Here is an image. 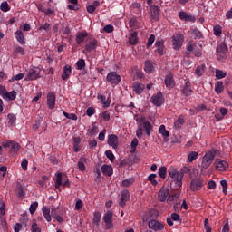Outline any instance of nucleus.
I'll return each instance as SVG.
<instances>
[{
  "mask_svg": "<svg viewBox=\"0 0 232 232\" xmlns=\"http://www.w3.org/2000/svg\"><path fill=\"white\" fill-rule=\"evenodd\" d=\"M217 152L215 150H209L206 152L201 162V167L203 168V169H208L209 166L213 164Z\"/></svg>",
  "mask_w": 232,
  "mask_h": 232,
  "instance_id": "nucleus-1",
  "label": "nucleus"
},
{
  "mask_svg": "<svg viewBox=\"0 0 232 232\" xmlns=\"http://www.w3.org/2000/svg\"><path fill=\"white\" fill-rule=\"evenodd\" d=\"M187 52H188V55L193 52L195 57H202V45L198 44L188 43L187 44Z\"/></svg>",
  "mask_w": 232,
  "mask_h": 232,
  "instance_id": "nucleus-2",
  "label": "nucleus"
},
{
  "mask_svg": "<svg viewBox=\"0 0 232 232\" xmlns=\"http://www.w3.org/2000/svg\"><path fill=\"white\" fill-rule=\"evenodd\" d=\"M1 145L3 146V148H10V151H12V153H14V155H17L19 150H21V145L14 140H5L1 143Z\"/></svg>",
  "mask_w": 232,
  "mask_h": 232,
  "instance_id": "nucleus-3",
  "label": "nucleus"
},
{
  "mask_svg": "<svg viewBox=\"0 0 232 232\" xmlns=\"http://www.w3.org/2000/svg\"><path fill=\"white\" fill-rule=\"evenodd\" d=\"M182 44H184V34H175L172 36V47L174 50H180L182 48Z\"/></svg>",
  "mask_w": 232,
  "mask_h": 232,
  "instance_id": "nucleus-4",
  "label": "nucleus"
},
{
  "mask_svg": "<svg viewBox=\"0 0 232 232\" xmlns=\"http://www.w3.org/2000/svg\"><path fill=\"white\" fill-rule=\"evenodd\" d=\"M106 81L107 82H110V84H112V86H117V84L122 81V78L117 73V72H110L107 74Z\"/></svg>",
  "mask_w": 232,
  "mask_h": 232,
  "instance_id": "nucleus-5",
  "label": "nucleus"
},
{
  "mask_svg": "<svg viewBox=\"0 0 232 232\" xmlns=\"http://www.w3.org/2000/svg\"><path fill=\"white\" fill-rule=\"evenodd\" d=\"M216 170L220 173H224L229 169V163L224 160L216 159L215 160Z\"/></svg>",
  "mask_w": 232,
  "mask_h": 232,
  "instance_id": "nucleus-6",
  "label": "nucleus"
},
{
  "mask_svg": "<svg viewBox=\"0 0 232 232\" xmlns=\"http://www.w3.org/2000/svg\"><path fill=\"white\" fill-rule=\"evenodd\" d=\"M37 79H41V69L33 68L29 70L24 81H37Z\"/></svg>",
  "mask_w": 232,
  "mask_h": 232,
  "instance_id": "nucleus-7",
  "label": "nucleus"
},
{
  "mask_svg": "<svg viewBox=\"0 0 232 232\" xmlns=\"http://www.w3.org/2000/svg\"><path fill=\"white\" fill-rule=\"evenodd\" d=\"M102 220L105 222L106 229H111L113 227V211L108 210L105 212Z\"/></svg>",
  "mask_w": 232,
  "mask_h": 232,
  "instance_id": "nucleus-8",
  "label": "nucleus"
},
{
  "mask_svg": "<svg viewBox=\"0 0 232 232\" xmlns=\"http://www.w3.org/2000/svg\"><path fill=\"white\" fill-rule=\"evenodd\" d=\"M203 186H204V179L200 178L193 179L190 182L191 191H200Z\"/></svg>",
  "mask_w": 232,
  "mask_h": 232,
  "instance_id": "nucleus-9",
  "label": "nucleus"
},
{
  "mask_svg": "<svg viewBox=\"0 0 232 232\" xmlns=\"http://www.w3.org/2000/svg\"><path fill=\"white\" fill-rule=\"evenodd\" d=\"M99 45V42L97 39H92L87 43V44L84 47V50L82 51V53L86 55V53H91L93 52V50H97V46Z\"/></svg>",
  "mask_w": 232,
  "mask_h": 232,
  "instance_id": "nucleus-10",
  "label": "nucleus"
},
{
  "mask_svg": "<svg viewBox=\"0 0 232 232\" xmlns=\"http://www.w3.org/2000/svg\"><path fill=\"white\" fill-rule=\"evenodd\" d=\"M138 122H140L139 124V128L136 131V135L138 137V139H140L142 137V133H144V131H146V118L144 117H140L137 119Z\"/></svg>",
  "mask_w": 232,
  "mask_h": 232,
  "instance_id": "nucleus-11",
  "label": "nucleus"
},
{
  "mask_svg": "<svg viewBox=\"0 0 232 232\" xmlns=\"http://www.w3.org/2000/svg\"><path fill=\"white\" fill-rule=\"evenodd\" d=\"M160 17V8L157 5H151L150 8V21H159Z\"/></svg>",
  "mask_w": 232,
  "mask_h": 232,
  "instance_id": "nucleus-12",
  "label": "nucleus"
},
{
  "mask_svg": "<svg viewBox=\"0 0 232 232\" xmlns=\"http://www.w3.org/2000/svg\"><path fill=\"white\" fill-rule=\"evenodd\" d=\"M107 144L112 148V150H117L119 148V136L115 134H109Z\"/></svg>",
  "mask_w": 232,
  "mask_h": 232,
  "instance_id": "nucleus-13",
  "label": "nucleus"
},
{
  "mask_svg": "<svg viewBox=\"0 0 232 232\" xmlns=\"http://www.w3.org/2000/svg\"><path fill=\"white\" fill-rule=\"evenodd\" d=\"M228 48L226 44L222 43L217 48V58L218 61H222L224 57H226V53H227Z\"/></svg>",
  "mask_w": 232,
  "mask_h": 232,
  "instance_id": "nucleus-14",
  "label": "nucleus"
},
{
  "mask_svg": "<svg viewBox=\"0 0 232 232\" xmlns=\"http://www.w3.org/2000/svg\"><path fill=\"white\" fill-rule=\"evenodd\" d=\"M150 102H152V104L158 108L162 106V104H164V95H162V92H157L156 95H153L150 99Z\"/></svg>",
  "mask_w": 232,
  "mask_h": 232,
  "instance_id": "nucleus-15",
  "label": "nucleus"
},
{
  "mask_svg": "<svg viewBox=\"0 0 232 232\" xmlns=\"http://www.w3.org/2000/svg\"><path fill=\"white\" fill-rule=\"evenodd\" d=\"M148 226L149 229H152V231H162V229H164V223L155 219L149 221Z\"/></svg>",
  "mask_w": 232,
  "mask_h": 232,
  "instance_id": "nucleus-16",
  "label": "nucleus"
},
{
  "mask_svg": "<svg viewBox=\"0 0 232 232\" xmlns=\"http://www.w3.org/2000/svg\"><path fill=\"white\" fill-rule=\"evenodd\" d=\"M57 96H55V92H50L47 93V106L49 110H53L55 108V101Z\"/></svg>",
  "mask_w": 232,
  "mask_h": 232,
  "instance_id": "nucleus-17",
  "label": "nucleus"
},
{
  "mask_svg": "<svg viewBox=\"0 0 232 232\" xmlns=\"http://www.w3.org/2000/svg\"><path fill=\"white\" fill-rule=\"evenodd\" d=\"M171 179H173L172 184H175V189H180L182 188V179H184L183 173H179L175 176H172Z\"/></svg>",
  "mask_w": 232,
  "mask_h": 232,
  "instance_id": "nucleus-18",
  "label": "nucleus"
},
{
  "mask_svg": "<svg viewBox=\"0 0 232 232\" xmlns=\"http://www.w3.org/2000/svg\"><path fill=\"white\" fill-rule=\"evenodd\" d=\"M86 37H88V32L86 31H82V32H78L76 34V44H78V46H81V44H84V41H86Z\"/></svg>",
  "mask_w": 232,
  "mask_h": 232,
  "instance_id": "nucleus-19",
  "label": "nucleus"
},
{
  "mask_svg": "<svg viewBox=\"0 0 232 232\" xmlns=\"http://www.w3.org/2000/svg\"><path fill=\"white\" fill-rule=\"evenodd\" d=\"M130 191L123 190L121 192L119 206H121V208H124V206H126V203L128 202V200H130Z\"/></svg>",
  "mask_w": 232,
  "mask_h": 232,
  "instance_id": "nucleus-20",
  "label": "nucleus"
},
{
  "mask_svg": "<svg viewBox=\"0 0 232 232\" xmlns=\"http://www.w3.org/2000/svg\"><path fill=\"white\" fill-rule=\"evenodd\" d=\"M181 92L185 97H190V95L193 93V90L191 89V82L189 81L185 82Z\"/></svg>",
  "mask_w": 232,
  "mask_h": 232,
  "instance_id": "nucleus-21",
  "label": "nucleus"
},
{
  "mask_svg": "<svg viewBox=\"0 0 232 232\" xmlns=\"http://www.w3.org/2000/svg\"><path fill=\"white\" fill-rule=\"evenodd\" d=\"M169 196V189L166 188H162L160 190L158 199L160 202H166V199L168 198Z\"/></svg>",
  "mask_w": 232,
  "mask_h": 232,
  "instance_id": "nucleus-22",
  "label": "nucleus"
},
{
  "mask_svg": "<svg viewBox=\"0 0 232 232\" xmlns=\"http://www.w3.org/2000/svg\"><path fill=\"white\" fill-rule=\"evenodd\" d=\"M165 85L166 88H175V79L173 78V73L169 72L166 77H165Z\"/></svg>",
  "mask_w": 232,
  "mask_h": 232,
  "instance_id": "nucleus-23",
  "label": "nucleus"
},
{
  "mask_svg": "<svg viewBox=\"0 0 232 232\" xmlns=\"http://www.w3.org/2000/svg\"><path fill=\"white\" fill-rule=\"evenodd\" d=\"M146 88V85L139 82H134L132 83V90L137 93L138 95H140L142 92H144V89Z\"/></svg>",
  "mask_w": 232,
  "mask_h": 232,
  "instance_id": "nucleus-24",
  "label": "nucleus"
},
{
  "mask_svg": "<svg viewBox=\"0 0 232 232\" xmlns=\"http://www.w3.org/2000/svg\"><path fill=\"white\" fill-rule=\"evenodd\" d=\"M70 75H72V66L67 64L63 68V81H68V79H70Z\"/></svg>",
  "mask_w": 232,
  "mask_h": 232,
  "instance_id": "nucleus-25",
  "label": "nucleus"
},
{
  "mask_svg": "<svg viewBox=\"0 0 232 232\" xmlns=\"http://www.w3.org/2000/svg\"><path fill=\"white\" fill-rule=\"evenodd\" d=\"M16 197L23 198L26 195V190H24V186L21 183L16 184Z\"/></svg>",
  "mask_w": 232,
  "mask_h": 232,
  "instance_id": "nucleus-26",
  "label": "nucleus"
},
{
  "mask_svg": "<svg viewBox=\"0 0 232 232\" xmlns=\"http://www.w3.org/2000/svg\"><path fill=\"white\" fill-rule=\"evenodd\" d=\"M102 173L106 177H111L113 175V168L110 165H103L102 167Z\"/></svg>",
  "mask_w": 232,
  "mask_h": 232,
  "instance_id": "nucleus-27",
  "label": "nucleus"
},
{
  "mask_svg": "<svg viewBox=\"0 0 232 232\" xmlns=\"http://www.w3.org/2000/svg\"><path fill=\"white\" fill-rule=\"evenodd\" d=\"M14 37L20 44H26V41H24V34L23 33V31L17 30L14 33Z\"/></svg>",
  "mask_w": 232,
  "mask_h": 232,
  "instance_id": "nucleus-28",
  "label": "nucleus"
},
{
  "mask_svg": "<svg viewBox=\"0 0 232 232\" xmlns=\"http://www.w3.org/2000/svg\"><path fill=\"white\" fill-rule=\"evenodd\" d=\"M156 53L159 55H164V42L162 41H156L155 43Z\"/></svg>",
  "mask_w": 232,
  "mask_h": 232,
  "instance_id": "nucleus-29",
  "label": "nucleus"
},
{
  "mask_svg": "<svg viewBox=\"0 0 232 232\" xmlns=\"http://www.w3.org/2000/svg\"><path fill=\"white\" fill-rule=\"evenodd\" d=\"M179 19H181V21H195V17L188 14V13H186L184 11H180L179 13Z\"/></svg>",
  "mask_w": 232,
  "mask_h": 232,
  "instance_id": "nucleus-30",
  "label": "nucleus"
},
{
  "mask_svg": "<svg viewBox=\"0 0 232 232\" xmlns=\"http://www.w3.org/2000/svg\"><path fill=\"white\" fill-rule=\"evenodd\" d=\"M129 43L132 45L135 46L137 43H139V38L137 37V32H131L129 36Z\"/></svg>",
  "mask_w": 232,
  "mask_h": 232,
  "instance_id": "nucleus-31",
  "label": "nucleus"
},
{
  "mask_svg": "<svg viewBox=\"0 0 232 232\" xmlns=\"http://www.w3.org/2000/svg\"><path fill=\"white\" fill-rule=\"evenodd\" d=\"M178 198H180V193L176 192L171 195L169 194L168 198H167V203L173 204V202H175V200H177Z\"/></svg>",
  "mask_w": 232,
  "mask_h": 232,
  "instance_id": "nucleus-32",
  "label": "nucleus"
},
{
  "mask_svg": "<svg viewBox=\"0 0 232 232\" xmlns=\"http://www.w3.org/2000/svg\"><path fill=\"white\" fill-rule=\"evenodd\" d=\"M16 98H17V92L15 91H11L10 92H6L4 99L5 101H15Z\"/></svg>",
  "mask_w": 232,
  "mask_h": 232,
  "instance_id": "nucleus-33",
  "label": "nucleus"
},
{
  "mask_svg": "<svg viewBox=\"0 0 232 232\" xmlns=\"http://www.w3.org/2000/svg\"><path fill=\"white\" fill-rule=\"evenodd\" d=\"M43 213L47 222H52V216L50 215V208L48 207H43Z\"/></svg>",
  "mask_w": 232,
  "mask_h": 232,
  "instance_id": "nucleus-34",
  "label": "nucleus"
},
{
  "mask_svg": "<svg viewBox=\"0 0 232 232\" xmlns=\"http://www.w3.org/2000/svg\"><path fill=\"white\" fill-rule=\"evenodd\" d=\"M198 159V152L197 151H189L188 153V162H193Z\"/></svg>",
  "mask_w": 232,
  "mask_h": 232,
  "instance_id": "nucleus-35",
  "label": "nucleus"
},
{
  "mask_svg": "<svg viewBox=\"0 0 232 232\" xmlns=\"http://www.w3.org/2000/svg\"><path fill=\"white\" fill-rule=\"evenodd\" d=\"M60 186H63V173L62 172L57 173L56 179H55L56 189H59Z\"/></svg>",
  "mask_w": 232,
  "mask_h": 232,
  "instance_id": "nucleus-36",
  "label": "nucleus"
},
{
  "mask_svg": "<svg viewBox=\"0 0 232 232\" xmlns=\"http://www.w3.org/2000/svg\"><path fill=\"white\" fill-rule=\"evenodd\" d=\"M159 133H160L164 139H166V137H169V130H166V125H160Z\"/></svg>",
  "mask_w": 232,
  "mask_h": 232,
  "instance_id": "nucleus-37",
  "label": "nucleus"
},
{
  "mask_svg": "<svg viewBox=\"0 0 232 232\" xmlns=\"http://www.w3.org/2000/svg\"><path fill=\"white\" fill-rule=\"evenodd\" d=\"M204 72H206V65L201 64L196 68V75H198V77H202L204 75Z\"/></svg>",
  "mask_w": 232,
  "mask_h": 232,
  "instance_id": "nucleus-38",
  "label": "nucleus"
},
{
  "mask_svg": "<svg viewBox=\"0 0 232 232\" xmlns=\"http://www.w3.org/2000/svg\"><path fill=\"white\" fill-rule=\"evenodd\" d=\"M220 113L222 116H219L218 114H216L215 115V118L217 119V121H222V119H224L225 115H227V108H220Z\"/></svg>",
  "mask_w": 232,
  "mask_h": 232,
  "instance_id": "nucleus-39",
  "label": "nucleus"
},
{
  "mask_svg": "<svg viewBox=\"0 0 232 232\" xmlns=\"http://www.w3.org/2000/svg\"><path fill=\"white\" fill-rule=\"evenodd\" d=\"M213 32L216 37H220L222 35V27L219 24H216L213 27Z\"/></svg>",
  "mask_w": 232,
  "mask_h": 232,
  "instance_id": "nucleus-40",
  "label": "nucleus"
},
{
  "mask_svg": "<svg viewBox=\"0 0 232 232\" xmlns=\"http://www.w3.org/2000/svg\"><path fill=\"white\" fill-rule=\"evenodd\" d=\"M159 176L160 179H166V175H168V168L166 167H160L158 170Z\"/></svg>",
  "mask_w": 232,
  "mask_h": 232,
  "instance_id": "nucleus-41",
  "label": "nucleus"
},
{
  "mask_svg": "<svg viewBox=\"0 0 232 232\" xmlns=\"http://www.w3.org/2000/svg\"><path fill=\"white\" fill-rule=\"evenodd\" d=\"M215 92L216 93H222V92H224V82H218L216 83V86H215Z\"/></svg>",
  "mask_w": 232,
  "mask_h": 232,
  "instance_id": "nucleus-42",
  "label": "nucleus"
},
{
  "mask_svg": "<svg viewBox=\"0 0 232 232\" xmlns=\"http://www.w3.org/2000/svg\"><path fill=\"white\" fill-rule=\"evenodd\" d=\"M101 217H102V214L101 212H94V218L92 220L95 226H99V224H101Z\"/></svg>",
  "mask_w": 232,
  "mask_h": 232,
  "instance_id": "nucleus-43",
  "label": "nucleus"
},
{
  "mask_svg": "<svg viewBox=\"0 0 232 232\" xmlns=\"http://www.w3.org/2000/svg\"><path fill=\"white\" fill-rule=\"evenodd\" d=\"M137 146H139V140H137V138H134L130 143V153H135V151H137Z\"/></svg>",
  "mask_w": 232,
  "mask_h": 232,
  "instance_id": "nucleus-44",
  "label": "nucleus"
},
{
  "mask_svg": "<svg viewBox=\"0 0 232 232\" xmlns=\"http://www.w3.org/2000/svg\"><path fill=\"white\" fill-rule=\"evenodd\" d=\"M184 122H186V121L184 120V117L179 116V117L178 118V120L174 122V126H175V128H177V129L181 128L182 125L184 124Z\"/></svg>",
  "mask_w": 232,
  "mask_h": 232,
  "instance_id": "nucleus-45",
  "label": "nucleus"
},
{
  "mask_svg": "<svg viewBox=\"0 0 232 232\" xmlns=\"http://www.w3.org/2000/svg\"><path fill=\"white\" fill-rule=\"evenodd\" d=\"M7 119L9 126H15V121H17V117H15L14 114H8Z\"/></svg>",
  "mask_w": 232,
  "mask_h": 232,
  "instance_id": "nucleus-46",
  "label": "nucleus"
},
{
  "mask_svg": "<svg viewBox=\"0 0 232 232\" xmlns=\"http://www.w3.org/2000/svg\"><path fill=\"white\" fill-rule=\"evenodd\" d=\"M146 72L147 73H153V72H155V67L153 66L152 63L150 61L146 62Z\"/></svg>",
  "mask_w": 232,
  "mask_h": 232,
  "instance_id": "nucleus-47",
  "label": "nucleus"
},
{
  "mask_svg": "<svg viewBox=\"0 0 232 232\" xmlns=\"http://www.w3.org/2000/svg\"><path fill=\"white\" fill-rule=\"evenodd\" d=\"M88 133H90V135H97V133H99V129L95 123L92 124V127L88 130Z\"/></svg>",
  "mask_w": 232,
  "mask_h": 232,
  "instance_id": "nucleus-48",
  "label": "nucleus"
},
{
  "mask_svg": "<svg viewBox=\"0 0 232 232\" xmlns=\"http://www.w3.org/2000/svg\"><path fill=\"white\" fill-rule=\"evenodd\" d=\"M130 28H139V21H137V18L133 17L129 22Z\"/></svg>",
  "mask_w": 232,
  "mask_h": 232,
  "instance_id": "nucleus-49",
  "label": "nucleus"
},
{
  "mask_svg": "<svg viewBox=\"0 0 232 232\" xmlns=\"http://www.w3.org/2000/svg\"><path fill=\"white\" fill-rule=\"evenodd\" d=\"M133 182H135V179L129 178L122 181V186H124V188H130V186H131V184H133Z\"/></svg>",
  "mask_w": 232,
  "mask_h": 232,
  "instance_id": "nucleus-50",
  "label": "nucleus"
},
{
  "mask_svg": "<svg viewBox=\"0 0 232 232\" xmlns=\"http://www.w3.org/2000/svg\"><path fill=\"white\" fill-rule=\"evenodd\" d=\"M37 208H39V203L37 201L31 204V206L29 208V211H30L31 215H34L35 213V211H37Z\"/></svg>",
  "mask_w": 232,
  "mask_h": 232,
  "instance_id": "nucleus-51",
  "label": "nucleus"
},
{
  "mask_svg": "<svg viewBox=\"0 0 232 232\" xmlns=\"http://www.w3.org/2000/svg\"><path fill=\"white\" fill-rule=\"evenodd\" d=\"M0 10H2V12H10V5H8V2H2L0 5Z\"/></svg>",
  "mask_w": 232,
  "mask_h": 232,
  "instance_id": "nucleus-52",
  "label": "nucleus"
},
{
  "mask_svg": "<svg viewBox=\"0 0 232 232\" xmlns=\"http://www.w3.org/2000/svg\"><path fill=\"white\" fill-rule=\"evenodd\" d=\"M77 70H82L86 66V61L80 59L76 62Z\"/></svg>",
  "mask_w": 232,
  "mask_h": 232,
  "instance_id": "nucleus-53",
  "label": "nucleus"
},
{
  "mask_svg": "<svg viewBox=\"0 0 232 232\" xmlns=\"http://www.w3.org/2000/svg\"><path fill=\"white\" fill-rule=\"evenodd\" d=\"M105 156L111 162H113L115 160V155L113 154V151L111 150H106L105 151Z\"/></svg>",
  "mask_w": 232,
  "mask_h": 232,
  "instance_id": "nucleus-54",
  "label": "nucleus"
},
{
  "mask_svg": "<svg viewBox=\"0 0 232 232\" xmlns=\"http://www.w3.org/2000/svg\"><path fill=\"white\" fill-rule=\"evenodd\" d=\"M157 217H159V210L153 208L149 210L150 218H157Z\"/></svg>",
  "mask_w": 232,
  "mask_h": 232,
  "instance_id": "nucleus-55",
  "label": "nucleus"
},
{
  "mask_svg": "<svg viewBox=\"0 0 232 232\" xmlns=\"http://www.w3.org/2000/svg\"><path fill=\"white\" fill-rule=\"evenodd\" d=\"M38 30H44L45 32H50L52 30V24L45 23L38 28Z\"/></svg>",
  "mask_w": 232,
  "mask_h": 232,
  "instance_id": "nucleus-56",
  "label": "nucleus"
},
{
  "mask_svg": "<svg viewBox=\"0 0 232 232\" xmlns=\"http://www.w3.org/2000/svg\"><path fill=\"white\" fill-rule=\"evenodd\" d=\"M226 75H227V72H224L221 70H216V78L217 79H224V77H226Z\"/></svg>",
  "mask_w": 232,
  "mask_h": 232,
  "instance_id": "nucleus-57",
  "label": "nucleus"
},
{
  "mask_svg": "<svg viewBox=\"0 0 232 232\" xmlns=\"http://www.w3.org/2000/svg\"><path fill=\"white\" fill-rule=\"evenodd\" d=\"M78 169L80 171H86V166L84 165V159H81L78 161Z\"/></svg>",
  "mask_w": 232,
  "mask_h": 232,
  "instance_id": "nucleus-58",
  "label": "nucleus"
},
{
  "mask_svg": "<svg viewBox=\"0 0 232 232\" xmlns=\"http://www.w3.org/2000/svg\"><path fill=\"white\" fill-rule=\"evenodd\" d=\"M115 30V27L111 24H107L103 27V32L106 34H111Z\"/></svg>",
  "mask_w": 232,
  "mask_h": 232,
  "instance_id": "nucleus-59",
  "label": "nucleus"
},
{
  "mask_svg": "<svg viewBox=\"0 0 232 232\" xmlns=\"http://www.w3.org/2000/svg\"><path fill=\"white\" fill-rule=\"evenodd\" d=\"M153 43H155V34H150L147 42V48L153 46Z\"/></svg>",
  "mask_w": 232,
  "mask_h": 232,
  "instance_id": "nucleus-60",
  "label": "nucleus"
},
{
  "mask_svg": "<svg viewBox=\"0 0 232 232\" xmlns=\"http://www.w3.org/2000/svg\"><path fill=\"white\" fill-rule=\"evenodd\" d=\"M14 53H20L21 55H24V49L19 45H16L14 49Z\"/></svg>",
  "mask_w": 232,
  "mask_h": 232,
  "instance_id": "nucleus-61",
  "label": "nucleus"
},
{
  "mask_svg": "<svg viewBox=\"0 0 232 232\" xmlns=\"http://www.w3.org/2000/svg\"><path fill=\"white\" fill-rule=\"evenodd\" d=\"M168 172H169V175L170 178L175 177V175H179V173H180V172H178V171L176 170V169L173 168V167H170V168L169 169Z\"/></svg>",
  "mask_w": 232,
  "mask_h": 232,
  "instance_id": "nucleus-62",
  "label": "nucleus"
},
{
  "mask_svg": "<svg viewBox=\"0 0 232 232\" xmlns=\"http://www.w3.org/2000/svg\"><path fill=\"white\" fill-rule=\"evenodd\" d=\"M204 227H205L206 232H211V226H209V219L208 218H205Z\"/></svg>",
  "mask_w": 232,
  "mask_h": 232,
  "instance_id": "nucleus-63",
  "label": "nucleus"
},
{
  "mask_svg": "<svg viewBox=\"0 0 232 232\" xmlns=\"http://www.w3.org/2000/svg\"><path fill=\"white\" fill-rule=\"evenodd\" d=\"M32 232H41V227L35 222L32 224Z\"/></svg>",
  "mask_w": 232,
  "mask_h": 232,
  "instance_id": "nucleus-64",
  "label": "nucleus"
}]
</instances>
